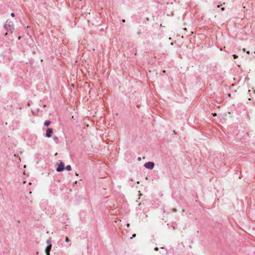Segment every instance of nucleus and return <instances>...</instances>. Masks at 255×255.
Returning <instances> with one entry per match:
<instances>
[{
	"label": "nucleus",
	"mask_w": 255,
	"mask_h": 255,
	"mask_svg": "<svg viewBox=\"0 0 255 255\" xmlns=\"http://www.w3.org/2000/svg\"><path fill=\"white\" fill-rule=\"evenodd\" d=\"M3 27L7 32L5 34L6 36L8 33L11 34L14 30L13 23L12 21L7 19L3 25Z\"/></svg>",
	"instance_id": "obj_1"
},
{
	"label": "nucleus",
	"mask_w": 255,
	"mask_h": 255,
	"mask_svg": "<svg viewBox=\"0 0 255 255\" xmlns=\"http://www.w3.org/2000/svg\"><path fill=\"white\" fill-rule=\"evenodd\" d=\"M59 163L56 170L57 172H62L65 170V165L64 162L62 160H59Z\"/></svg>",
	"instance_id": "obj_2"
},
{
	"label": "nucleus",
	"mask_w": 255,
	"mask_h": 255,
	"mask_svg": "<svg viewBox=\"0 0 255 255\" xmlns=\"http://www.w3.org/2000/svg\"><path fill=\"white\" fill-rule=\"evenodd\" d=\"M155 164L152 161H148L144 163V167L148 169L152 170L154 167Z\"/></svg>",
	"instance_id": "obj_3"
},
{
	"label": "nucleus",
	"mask_w": 255,
	"mask_h": 255,
	"mask_svg": "<svg viewBox=\"0 0 255 255\" xmlns=\"http://www.w3.org/2000/svg\"><path fill=\"white\" fill-rule=\"evenodd\" d=\"M53 133V129L52 128H48L46 129L45 136L46 137H51Z\"/></svg>",
	"instance_id": "obj_4"
},
{
	"label": "nucleus",
	"mask_w": 255,
	"mask_h": 255,
	"mask_svg": "<svg viewBox=\"0 0 255 255\" xmlns=\"http://www.w3.org/2000/svg\"><path fill=\"white\" fill-rule=\"evenodd\" d=\"M51 124V121H50L49 120H46L44 122L43 125L44 127H47L49 126Z\"/></svg>",
	"instance_id": "obj_5"
},
{
	"label": "nucleus",
	"mask_w": 255,
	"mask_h": 255,
	"mask_svg": "<svg viewBox=\"0 0 255 255\" xmlns=\"http://www.w3.org/2000/svg\"><path fill=\"white\" fill-rule=\"evenodd\" d=\"M53 140L54 141V142L58 144L59 142V138L56 136H54L53 137Z\"/></svg>",
	"instance_id": "obj_6"
},
{
	"label": "nucleus",
	"mask_w": 255,
	"mask_h": 255,
	"mask_svg": "<svg viewBox=\"0 0 255 255\" xmlns=\"http://www.w3.org/2000/svg\"><path fill=\"white\" fill-rule=\"evenodd\" d=\"M65 169L67 171H70L72 169L71 166L70 165H68L65 167Z\"/></svg>",
	"instance_id": "obj_7"
},
{
	"label": "nucleus",
	"mask_w": 255,
	"mask_h": 255,
	"mask_svg": "<svg viewBox=\"0 0 255 255\" xmlns=\"http://www.w3.org/2000/svg\"><path fill=\"white\" fill-rule=\"evenodd\" d=\"M51 248H52V245H48L46 247L45 251H50Z\"/></svg>",
	"instance_id": "obj_8"
},
{
	"label": "nucleus",
	"mask_w": 255,
	"mask_h": 255,
	"mask_svg": "<svg viewBox=\"0 0 255 255\" xmlns=\"http://www.w3.org/2000/svg\"><path fill=\"white\" fill-rule=\"evenodd\" d=\"M51 238H49V239L46 241V243L48 244V245H51Z\"/></svg>",
	"instance_id": "obj_9"
},
{
	"label": "nucleus",
	"mask_w": 255,
	"mask_h": 255,
	"mask_svg": "<svg viewBox=\"0 0 255 255\" xmlns=\"http://www.w3.org/2000/svg\"><path fill=\"white\" fill-rule=\"evenodd\" d=\"M65 242H67V243H69V242H70V239L68 237H66L65 238Z\"/></svg>",
	"instance_id": "obj_10"
},
{
	"label": "nucleus",
	"mask_w": 255,
	"mask_h": 255,
	"mask_svg": "<svg viewBox=\"0 0 255 255\" xmlns=\"http://www.w3.org/2000/svg\"><path fill=\"white\" fill-rule=\"evenodd\" d=\"M233 57H234V59H237V58L238 57V55H237L236 54H234V55H233Z\"/></svg>",
	"instance_id": "obj_11"
},
{
	"label": "nucleus",
	"mask_w": 255,
	"mask_h": 255,
	"mask_svg": "<svg viewBox=\"0 0 255 255\" xmlns=\"http://www.w3.org/2000/svg\"><path fill=\"white\" fill-rule=\"evenodd\" d=\"M46 255H50V251H45Z\"/></svg>",
	"instance_id": "obj_12"
},
{
	"label": "nucleus",
	"mask_w": 255,
	"mask_h": 255,
	"mask_svg": "<svg viewBox=\"0 0 255 255\" xmlns=\"http://www.w3.org/2000/svg\"><path fill=\"white\" fill-rule=\"evenodd\" d=\"M10 16H11V17H14V16H15V14H14L13 12H12V13H11V14H10Z\"/></svg>",
	"instance_id": "obj_13"
},
{
	"label": "nucleus",
	"mask_w": 255,
	"mask_h": 255,
	"mask_svg": "<svg viewBox=\"0 0 255 255\" xmlns=\"http://www.w3.org/2000/svg\"><path fill=\"white\" fill-rule=\"evenodd\" d=\"M135 236H136L135 234H133L132 237L130 238V239H133V238L135 237Z\"/></svg>",
	"instance_id": "obj_14"
},
{
	"label": "nucleus",
	"mask_w": 255,
	"mask_h": 255,
	"mask_svg": "<svg viewBox=\"0 0 255 255\" xmlns=\"http://www.w3.org/2000/svg\"><path fill=\"white\" fill-rule=\"evenodd\" d=\"M154 250V251H158V247H155Z\"/></svg>",
	"instance_id": "obj_15"
},
{
	"label": "nucleus",
	"mask_w": 255,
	"mask_h": 255,
	"mask_svg": "<svg viewBox=\"0 0 255 255\" xmlns=\"http://www.w3.org/2000/svg\"><path fill=\"white\" fill-rule=\"evenodd\" d=\"M127 226L128 228H129L130 227V224L129 223H127Z\"/></svg>",
	"instance_id": "obj_16"
},
{
	"label": "nucleus",
	"mask_w": 255,
	"mask_h": 255,
	"mask_svg": "<svg viewBox=\"0 0 255 255\" xmlns=\"http://www.w3.org/2000/svg\"><path fill=\"white\" fill-rule=\"evenodd\" d=\"M141 157H138L137 158V160H138V161H140V160H141Z\"/></svg>",
	"instance_id": "obj_17"
},
{
	"label": "nucleus",
	"mask_w": 255,
	"mask_h": 255,
	"mask_svg": "<svg viewBox=\"0 0 255 255\" xmlns=\"http://www.w3.org/2000/svg\"><path fill=\"white\" fill-rule=\"evenodd\" d=\"M228 96L229 97H231V93H229L228 94Z\"/></svg>",
	"instance_id": "obj_18"
},
{
	"label": "nucleus",
	"mask_w": 255,
	"mask_h": 255,
	"mask_svg": "<svg viewBox=\"0 0 255 255\" xmlns=\"http://www.w3.org/2000/svg\"><path fill=\"white\" fill-rule=\"evenodd\" d=\"M214 116H217V114L216 113H214L213 114Z\"/></svg>",
	"instance_id": "obj_19"
},
{
	"label": "nucleus",
	"mask_w": 255,
	"mask_h": 255,
	"mask_svg": "<svg viewBox=\"0 0 255 255\" xmlns=\"http://www.w3.org/2000/svg\"><path fill=\"white\" fill-rule=\"evenodd\" d=\"M221 9H222V11H223V10H224L225 8H224V7H222V8H221Z\"/></svg>",
	"instance_id": "obj_20"
},
{
	"label": "nucleus",
	"mask_w": 255,
	"mask_h": 255,
	"mask_svg": "<svg viewBox=\"0 0 255 255\" xmlns=\"http://www.w3.org/2000/svg\"><path fill=\"white\" fill-rule=\"evenodd\" d=\"M101 31H103L104 30V29L103 28H102L101 29H100Z\"/></svg>",
	"instance_id": "obj_21"
},
{
	"label": "nucleus",
	"mask_w": 255,
	"mask_h": 255,
	"mask_svg": "<svg viewBox=\"0 0 255 255\" xmlns=\"http://www.w3.org/2000/svg\"><path fill=\"white\" fill-rule=\"evenodd\" d=\"M247 53L249 54L250 53V51H247Z\"/></svg>",
	"instance_id": "obj_22"
},
{
	"label": "nucleus",
	"mask_w": 255,
	"mask_h": 255,
	"mask_svg": "<svg viewBox=\"0 0 255 255\" xmlns=\"http://www.w3.org/2000/svg\"><path fill=\"white\" fill-rule=\"evenodd\" d=\"M123 22H125V19H123Z\"/></svg>",
	"instance_id": "obj_23"
},
{
	"label": "nucleus",
	"mask_w": 255,
	"mask_h": 255,
	"mask_svg": "<svg viewBox=\"0 0 255 255\" xmlns=\"http://www.w3.org/2000/svg\"><path fill=\"white\" fill-rule=\"evenodd\" d=\"M76 175H78V174L76 173Z\"/></svg>",
	"instance_id": "obj_24"
}]
</instances>
